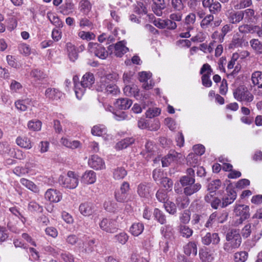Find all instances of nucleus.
Returning a JSON list of instances; mask_svg holds the SVG:
<instances>
[{
    "instance_id": "obj_9",
    "label": "nucleus",
    "mask_w": 262,
    "mask_h": 262,
    "mask_svg": "<svg viewBox=\"0 0 262 262\" xmlns=\"http://www.w3.org/2000/svg\"><path fill=\"white\" fill-rule=\"evenodd\" d=\"M99 227L103 231L110 233H114L118 229L116 221L107 218H104L100 222Z\"/></svg>"
},
{
    "instance_id": "obj_56",
    "label": "nucleus",
    "mask_w": 262,
    "mask_h": 262,
    "mask_svg": "<svg viewBox=\"0 0 262 262\" xmlns=\"http://www.w3.org/2000/svg\"><path fill=\"white\" fill-rule=\"evenodd\" d=\"M248 254L246 251H241L235 253L234 259L235 262H245L248 258Z\"/></svg>"
},
{
    "instance_id": "obj_44",
    "label": "nucleus",
    "mask_w": 262,
    "mask_h": 262,
    "mask_svg": "<svg viewBox=\"0 0 262 262\" xmlns=\"http://www.w3.org/2000/svg\"><path fill=\"white\" fill-rule=\"evenodd\" d=\"M47 17L50 20V22L57 27L61 28L63 26V23L57 15L52 12H48L47 13Z\"/></svg>"
},
{
    "instance_id": "obj_32",
    "label": "nucleus",
    "mask_w": 262,
    "mask_h": 262,
    "mask_svg": "<svg viewBox=\"0 0 262 262\" xmlns=\"http://www.w3.org/2000/svg\"><path fill=\"white\" fill-rule=\"evenodd\" d=\"M229 21L232 24H236L243 19V14L240 11H232L228 16Z\"/></svg>"
},
{
    "instance_id": "obj_54",
    "label": "nucleus",
    "mask_w": 262,
    "mask_h": 262,
    "mask_svg": "<svg viewBox=\"0 0 262 262\" xmlns=\"http://www.w3.org/2000/svg\"><path fill=\"white\" fill-rule=\"evenodd\" d=\"M104 208L108 212H114L117 209V204L114 201L108 200L105 201Z\"/></svg>"
},
{
    "instance_id": "obj_38",
    "label": "nucleus",
    "mask_w": 262,
    "mask_h": 262,
    "mask_svg": "<svg viewBox=\"0 0 262 262\" xmlns=\"http://www.w3.org/2000/svg\"><path fill=\"white\" fill-rule=\"evenodd\" d=\"M79 10L84 15H88L92 9V4L88 0H81L79 4Z\"/></svg>"
},
{
    "instance_id": "obj_23",
    "label": "nucleus",
    "mask_w": 262,
    "mask_h": 262,
    "mask_svg": "<svg viewBox=\"0 0 262 262\" xmlns=\"http://www.w3.org/2000/svg\"><path fill=\"white\" fill-rule=\"evenodd\" d=\"M96 181V174L93 170L86 171L82 176L81 182L86 184H92Z\"/></svg>"
},
{
    "instance_id": "obj_10",
    "label": "nucleus",
    "mask_w": 262,
    "mask_h": 262,
    "mask_svg": "<svg viewBox=\"0 0 262 262\" xmlns=\"http://www.w3.org/2000/svg\"><path fill=\"white\" fill-rule=\"evenodd\" d=\"M212 71L210 66L208 63L204 64L200 71V74H202V81L204 86L209 88L212 85V81L210 78Z\"/></svg>"
},
{
    "instance_id": "obj_12",
    "label": "nucleus",
    "mask_w": 262,
    "mask_h": 262,
    "mask_svg": "<svg viewBox=\"0 0 262 262\" xmlns=\"http://www.w3.org/2000/svg\"><path fill=\"white\" fill-rule=\"evenodd\" d=\"M139 79L140 81L143 82L142 88L145 90L151 89L154 85V83L151 81L148 80L151 77V73L147 72H141L139 73Z\"/></svg>"
},
{
    "instance_id": "obj_13",
    "label": "nucleus",
    "mask_w": 262,
    "mask_h": 262,
    "mask_svg": "<svg viewBox=\"0 0 262 262\" xmlns=\"http://www.w3.org/2000/svg\"><path fill=\"white\" fill-rule=\"evenodd\" d=\"M89 165L96 170H101L105 168V165L104 161L97 155H93L88 161Z\"/></svg>"
},
{
    "instance_id": "obj_50",
    "label": "nucleus",
    "mask_w": 262,
    "mask_h": 262,
    "mask_svg": "<svg viewBox=\"0 0 262 262\" xmlns=\"http://www.w3.org/2000/svg\"><path fill=\"white\" fill-rule=\"evenodd\" d=\"M138 96L139 98H137V100H140L144 105V107L148 105L149 103L151 102L148 100L150 97L149 93L145 91H139Z\"/></svg>"
},
{
    "instance_id": "obj_7",
    "label": "nucleus",
    "mask_w": 262,
    "mask_h": 262,
    "mask_svg": "<svg viewBox=\"0 0 262 262\" xmlns=\"http://www.w3.org/2000/svg\"><path fill=\"white\" fill-rule=\"evenodd\" d=\"M130 190V185L127 182H123L119 190L115 194V199L119 202H125L128 201V192Z\"/></svg>"
},
{
    "instance_id": "obj_63",
    "label": "nucleus",
    "mask_w": 262,
    "mask_h": 262,
    "mask_svg": "<svg viewBox=\"0 0 262 262\" xmlns=\"http://www.w3.org/2000/svg\"><path fill=\"white\" fill-rule=\"evenodd\" d=\"M145 151L147 154L146 158L150 157L154 154L156 147L151 141H147L145 145Z\"/></svg>"
},
{
    "instance_id": "obj_20",
    "label": "nucleus",
    "mask_w": 262,
    "mask_h": 262,
    "mask_svg": "<svg viewBox=\"0 0 262 262\" xmlns=\"http://www.w3.org/2000/svg\"><path fill=\"white\" fill-rule=\"evenodd\" d=\"M150 184L146 182L140 183L137 187V193L141 198H147L150 194Z\"/></svg>"
},
{
    "instance_id": "obj_52",
    "label": "nucleus",
    "mask_w": 262,
    "mask_h": 262,
    "mask_svg": "<svg viewBox=\"0 0 262 262\" xmlns=\"http://www.w3.org/2000/svg\"><path fill=\"white\" fill-rule=\"evenodd\" d=\"M176 202L179 207L184 209L188 207L190 201L187 196L183 195L178 197L176 200Z\"/></svg>"
},
{
    "instance_id": "obj_57",
    "label": "nucleus",
    "mask_w": 262,
    "mask_h": 262,
    "mask_svg": "<svg viewBox=\"0 0 262 262\" xmlns=\"http://www.w3.org/2000/svg\"><path fill=\"white\" fill-rule=\"evenodd\" d=\"M180 182L182 186L186 187L189 185L193 184L195 182V179L192 177L184 176L180 178Z\"/></svg>"
},
{
    "instance_id": "obj_43",
    "label": "nucleus",
    "mask_w": 262,
    "mask_h": 262,
    "mask_svg": "<svg viewBox=\"0 0 262 262\" xmlns=\"http://www.w3.org/2000/svg\"><path fill=\"white\" fill-rule=\"evenodd\" d=\"M232 4L235 9H241L250 6L252 4L251 0H232Z\"/></svg>"
},
{
    "instance_id": "obj_30",
    "label": "nucleus",
    "mask_w": 262,
    "mask_h": 262,
    "mask_svg": "<svg viewBox=\"0 0 262 262\" xmlns=\"http://www.w3.org/2000/svg\"><path fill=\"white\" fill-rule=\"evenodd\" d=\"M127 174V171L122 167H117L114 168L113 171V177L116 180L123 179Z\"/></svg>"
},
{
    "instance_id": "obj_6",
    "label": "nucleus",
    "mask_w": 262,
    "mask_h": 262,
    "mask_svg": "<svg viewBox=\"0 0 262 262\" xmlns=\"http://www.w3.org/2000/svg\"><path fill=\"white\" fill-rule=\"evenodd\" d=\"M234 212L236 216H240L235 222L234 225L235 226L242 224L244 220L247 219L250 216L249 207L247 205H236L234 208Z\"/></svg>"
},
{
    "instance_id": "obj_60",
    "label": "nucleus",
    "mask_w": 262,
    "mask_h": 262,
    "mask_svg": "<svg viewBox=\"0 0 262 262\" xmlns=\"http://www.w3.org/2000/svg\"><path fill=\"white\" fill-rule=\"evenodd\" d=\"M243 14V19L245 22L250 21L254 14V11L253 9H247L244 11H241Z\"/></svg>"
},
{
    "instance_id": "obj_34",
    "label": "nucleus",
    "mask_w": 262,
    "mask_h": 262,
    "mask_svg": "<svg viewBox=\"0 0 262 262\" xmlns=\"http://www.w3.org/2000/svg\"><path fill=\"white\" fill-rule=\"evenodd\" d=\"M184 252L185 254L195 256L197 254V246L195 242H189L184 247Z\"/></svg>"
},
{
    "instance_id": "obj_41",
    "label": "nucleus",
    "mask_w": 262,
    "mask_h": 262,
    "mask_svg": "<svg viewBox=\"0 0 262 262\" xmlns=\"http://www.w3.org/2000/svg\"><path fill=\"white\" fill-rule=\"evenodd\" d=\"M20 182L24 186L34 192L38 193L39 192L38 187L32 181L25 178H21L20 180Z\"/></svg>"
},
{
    "instance_id": "obj_26",
    "label": "nucleus",
    "mask_w": 262,
    "mask_h": 262,
    "mask_svg": "<svg viewBox=\"0 0 262 262\" xmlns=\"http://www.w3.org/2000/svg\"><path fill=\"white\" fill-rule=\"evenodd\" d=\"M166 7L164 0H157L154 2L152 5V9L154 12L157 16H161L163 13V10Z\"/></svg>"
},
{
    "instance_id": "obj_1",
    "label": "nucleus",
    "mask_w": 262,
    "mask_h": 262,
    "mask_svg": "<svg viewBox=\"0 0 262 262\" xmlns=\"http://www.w3.org/2000/svg\"><path fill=\"white\" fill-rule=\"evenodd\" d=\"M78 77L74 76L73 80L74 83V91L77 98L81 99L87 88L90 89L95 82L94 75L90 73H86L82 77L80 82H78Z\"/></svg>"
},
{
    "instance_id": "obj_40",
    "label": "nucleus",
    "mask_w": 262,
    "mask_h": 262,
    "mask_svg": "<svg viewBox=\"0 0 262 262\" xmlns=\"http://www.w3.org/2000/svg\"><path fill=\"white\" fill-rule=\"evenodd\" d=\"M179 154L174 151L172 153L168 154L166 156L163 157L162 159V164L163 167H167L170 165V164L174 160H176Z\"/></svg>"
},
{
    "instance_id": "obj_36",
    "label": "nucleus",
    "mask_w": 262,
    "mask_h": 262,
    "mask_svg": "<svg viewBox=\"0 0 262 262\" xmlns=\"http://www.w3.org/2000/svg\"><path fill=\"white\" fill-rule=\"evenodd\" d=\"M201 188L199 183L193 184L186 186L184 189V193L186 196H190L198 192Z\"/></svg>"
},
{
    "instance_id": "obj_46",
    "label": "nucleus",
    "mask_w": 262,
    "mask_h": 262,
    "mask_svg": "<svg viewBox=\"0 0 262 262\" xmlns=\"http://www.w3.org/2000/svg\"><path fill=\"white\" fill-rule=\"evenodd\" d=\"M28 128L32 131H39L41 128L42 123L40 121L36 119L30 120L28 123Z\"/></svg>"
},
{
    "instance_id": "obj_28",
    "label": "nucleus",
    "mask_w": 262,
    "mask_h": 262,
    "mask_svg": "<svg viewBox=\"0 0 262 262\" xmlns=\"http://www.w3.org/2000/svg\"><path fill=\"white\" fill-rule=\"evenodd\" d=\"M74 9V4L67 1L60 7V12L63 15H68L73 12Z\"/></svg>"
},
{
    "instance_id": "obj_35",
    "label": "nucleus",
    "mask_w": 262,
    "mask_h": 262,
    "mask_svg": "<svg viewBox=\"0 0 262 262\" xmlns=\"http://www.w3.org/2000/svg\"><path fill=\"white\" fill-rule=\"evenodd\" d=\"M144 230V225L141 223H135L130 227L129 231L130 233L135 236H138L141 234Z\"/></svg>"
},
{
    "instance_id": "obj_62",
    "label": "nucleus",
    "mask_w": 262,
    "mask_h": 262,
    "mask_svg": "<svg viewBox=\"0 0 262 262\" xmlns=\"http://www.w3.org/2000/svg\"><path fill=\"white\" fill-rule=\"evenodd\" d=\"M221 183V181L219 179L212 181L208 185V190L210 192H213L220 188Z\"/></svg>"
},
{
    "instance_id": "obj_48",
    "label": "nucleus",
    "mask_w": 262,
    "mask_h": 262,
    "mask_svg": "<svg viewBox=\"0 0 262 262\" xmlns=\"http://www.w3.org/2000/svg\"><path fill=\"white\" fill-rule=\"evenodd\" d=\"M46 75L41 70L38 69L32 70L30 73V77L34 80H42L46 78Z\"/></svg>"
},
{
    "instance_id": "obj_37",
    "label": "nucleus",
    "mask_w": 262,
    "mask_h": 262,
    "mask_svg": "<svg viewBox=\"0 0 262 262\" xmlns=\"http://www.w3.org/2000/svg\"><path fill=\"white\" fill-rule=\"evenodd\" d=\"M60 142L63 145L71 149L77 148L81 145L79 141L76 140L72 141L66 138H62Z\"/></svg>"
},
{
    "instance_id": "obj_51",
    "label": "nucleus",
    "mask_w": 262,
    "mask_h": 262,
    "mask_svg": "<svg viewBox=\"0 0 262 262\" xmlns=\"http://www.w3.org/2000/svg\"><path fill=\"white\" fill-rule=\"evenodd\" d=\"M252 48L257 54H262V43L257 39H252L250 41Z\"/></svg>"
},
{
    "instance_id": "obj_24",
    "label": "nucleus",
    "mask_w": 262,
    "mask_h": 262,
    "mask_svg": "<svg viewBox=\"0 0 262 262\" xmlns=\"http://www.w3.org/2000/svg\"><path fill=\"white\" fill-rule=\"evenodd\" d=\"M45 95L47 98L54 100L59 99L62 94L58 89L49 88L46 90Z\"/></svg>"
},
{
    "instance_id": "obj_53",
    "label": "nucleus",
    "mask_w": 262,
    "mask_h": 262,
    "mask_svg": "<svg viewBox=\"0 0 262 262\" xmlns=\"http://www.w3.org/2000/svg\"><path fill=\"white\" fill-rule=\"evenodd\" d=\"M154 215L155 219L161 224H164L166 223V220L165 215L159 209H155L154 212Z\"/></svg>"
},
{
    "instance_id": "obj_25",
    "label": "nucleus",
    "mask_w": 262,
    "mask_h": 262,
    "mask_svg": "<svg viewBox=\"0 0 262 262\" xmlns=\"http://www.w3.org/2000/svg\"><path fill=\"white\" fill-rule=\"evenodd\" d=\"M133 103L132 101L128 98L118 99L114 103L115 106L120 110H126L129 108Z\"/></svg>"
},
{
    "instance_id": "obj_61",
    "label": "nucleus",
    "mask_w": 262,
    "mask_h": 262,
    "mask_svg": "<svg viewBox=\"0 0 262 262\" xmlns=\"http://www.w3.org/2000/svg\"><path fill=\"white\" fill-rule=\"evenodd\" d=\"M161 113V110L158 107H150L146 112V116L147 118H152L159 116Z\"/></svg>"
},
{
    "instance_id": "obj_4",
    "label": "nucleus",
    "mask_w": 262,
    "mask_h": 262,
    "mask_svg": "<svg viewBox=\"0 0 262 262\" xmlns=\"http://www.w3.org/2000/svg\"><path fill=\"white\" fill-rule=\"evenodd\" d=\"M58 181L59 184L65 188H75L78 184V175L74 171H69L66 176H60Z\"/></svg>"
},
{
    "instance_id": "obj_27",
    "label": "nucleus",
    "mask_w": 262,
    "mask_h": 262,
    "mask_svg": "<svg viewBox=\"0 0 262 262\" xmlns=\"http://www.w3.org/2000/svg\"><path fill=\"white\" fill-rule=\"evenodd\" d=\"M123 91L127 96H134L136 99L139 98L138 94L140 90L136 85H126Z\"/></svg>"
},
{
    "instance_id": "obj_8",
    "label": "nucleus",
    "mask_w": 262,
    "mask_h": 262,
    "mask_svg": "<svg viewBox=\"0 0 262 262\" xmlns=\"http://www.w3.org/2000/svg\"><path fill=\"white\" fill-rule=\"evenodd\" d=\"M88 50L100 59H105L108 56V53L105 49L101 45L97 43L90 42L88 45Z\"/></svg>"
},
{
    "instance_id": "obj_11",
    "label": "nucleus",
    "mask_w": 262,
    "mask_h": 262,
    "mask_svg": "<svg viewBox=\"0 0 262 262\" xmlns=\"http://www.w3.org/2000/svg\"><path fill=\"white\" fill-rule=\"evenodd\" d=\"M220 237L219 234L217 233L207 232L202 237V243L207 246L210 244L216 246L220 243Z\"/></svg>"
},
{
    "instance_id": "obj_16",
    "label": "nucleus",
    "mask_w": 262,
    "mask_h": 262,
    "mask_svg": "<svg viewBox=\"0 0 262 262\" xmlns=\"http://www.w3.org/2000/svg\"><path fill=\"white\" fill-rule=\"evenodd\" d=\"M202 4L204 7L208 8L210 12L213 13L220 11L221 9L220 3L213 0H203Z\"/></svg>"
},
{
    "instance_id": "obj_2",
    "label": "nucleus",
    "mask_w": 262,
    "mask_h": 262,
    "mask_svg": "<svg viewBox=\"0 0 262 262\" xmlns=\"http://www.w3.org/2000/svg\"><path fill=\"white\" fill-rule=\"evenodd\" d=\"M227 242L224 244L223 249L227 252H231L239 247L242 238L238 230L231 229L226 236Z\"/></svg>"
},
{
    "instance_id": "obj_39",
    "label": "nucleus",
    "mask_w": 262,
    "mask_h": 262,
    "mask_svg": "<svg viewBox=\"0 0 262 262\" xmlns=\"http://www.w3.org/2000/svg\"><path fill=\"white\" fill-rule=\"evenodd\" d=\"M66 46L70 60L75 61L78 58V53L75 47L70 42L67 43Z\"/></svg>"
},
{
    "instance_id": "obj_15",
    "label": "nucleus",
    "mask_w": 262,
    "mask_h": 262,
    "mask_svg": "<svg viewBox=\"0 0 262 262\" xmlns=\"http://www.w3.org/2000/svg\"><path fill=\"white\" fill-rule=\"evenodd\" d=\"M45 198L51 202L57 203L62 198L60 191L54 189H49L45 193Z\"/></svg>"
},
{
    "instance_id": "obj_3",
    "label": "nucleus",
    "mask_w": 262,
    "mask_h": 262,
    "mask_svg": "<svg viewBox=\"0 0 262 262\" xmlns=\"http://www.w3.org/2000/svg\"><path fill=\"white\" fill-rule=\"evenodd\" d=\"M234 98L243 104L249 105L254 98L253 94L244 86L236 88L233 92Z\"/></svg>"
},
{
    "instance_id": "obj_31",
    "label": "nucleus",
    "mask_w": 262,
    "mask_h": 262,
    "mask_svg": "<svg viewBox=\"0 0 262 262\" xmlns=\"http://www.w3.org/2000/svg\"><path fill=\"white\" fill-rule=\"evenodd\" d=\"M187 164L195 168L200 163L201 158L193 153H190L186 158Z\"/></svg>"
},
{
    "instance_id": "obj_59",
    "label": "nucleus",
    "mask_w": 262,
    "mask_h": 262,
    "mask_svg": "<svg viewBox=\"0 0 262 262\" xmlns=\"http://www.w3.org/2000/svg\"><path fill=\"white\" fill-rule=\"evenodd\" d=\"M164 206L166 211L171 214H174L177 211L175 204L171 201H167L164 203Z\"/></svg>"
},
{
    "instance_id": "obj_14",
    "label": "nucleus",
    "mask_w": 262,
    "mask_h": 262,
    "mask_svg": "<svg viewBox=\"0 0 262 262\" xmlns=\"http://www.w3.org/2000/svg\"><path fill=\"white\" fill-rule=\"evenodd\" d=\"M126 41L122 40L118 42L115 45L113 46L110 45L109 46V49H111L112 48H114V54L117 57H122L125 53L128 51V48L126 47Z\"/></svg>"
},
{
    "instance_id": "obj_21",
    "label": "nucleus",
    "mask_w": 262,
    "mask_h": 262,
    "mask_svg": "<svg viewBox=\"0 0 262 262\" xmlns=\"http://www.w3.org/2000/svg\"><path fill=\"white\" fill-rule=\"evenodd\" d=\"M199 256L203 262H211L214 258V252L206 248L200 250Z\"/></svg>"
},
{
    "instance_id": "obj_22",
    "label": "nucleus",
    "mask_w": 262,
    "mask_h": 262,
    "mask_svg": "<svg viewBox=\"0 0 262 262\" xmlns=\"http://www.w3.org/2000/svg\"><path fill=\"white\" fill-rule=\"evenodd\" d=\"M79 210L83 216H89L94 212V206L91 203L84 202L80 205Z\"/></svg>"
},
{
    "instance_id": "obj_19",
    "label": "nucleus",
    "mask_w": 262,
    "mask_h": 262,
    "mask_svg": "<svg viewBox=\"0 0 262 262\" xmlns=\"http://www.w3.org/2000/svg\"><path fill=\"white\" fill-rule=\"evenodd\" d=\"M227 196L223 198V202L222 203V207L224 208L226 207L229 204L232 203L236 198V193L232 189L227 188Z\"/></svg>"
},
{
    "instance_id": "obj_47",
    "label": "nucleus",
    "mask_w": 262,
    "mask_h": 262,
    "mask_svg": "<svg viewBox=\"0 0 262 262\" xmlns=\"http://www.w3.org/2000/svg\"><path fill=\"white\" fill-rule=\"evenodd\" d=\"M160 231L162 235L165 238H170L174 233L172 226L169 224L162 227Z\"/></svg>"
},
{
    "instance_id": "obj_18",
    "label": "nucleus",
    "mask_w": 262,
    "mask_h": 262,
    "mask_svg": "<svg viewBox=\"0 0 262 262\" xmlns=\"http://www.w3.org/2000/svg\"><path fill=\"white\" fill-rule=\"evenodd\" d=\"M107 128L103 124H98L94 125L91 129V133L93 135L96 136H103L106 135V138L109 139L111 138L110 135H107Z\"/></svg>"
},
{
    "instance_id": "obj_5",
    "label": "nucleus",
    "mask_w": 262,
    "mask_h": 262,
    "mask_svg": "<svg viewBox=\"0 0 262 262\" xmlns=\"http://www.w3.org/2000/svg\"><path fill=\"white\" fill-rule=\"evenodd\" d=\"M196 20L195 14L193 13L188 14L184 19V27L186 32L180 33L181 38H189L191 34L190 31L194 29V25Z\"/></svg>"
},
{
    "instance_id": "obj_42",
    "label": "nucleus",
    "mask_w": 262,
    "mask_h": 262,
    "mask_svg": "<svg viewBox=\"0 0 262 262\" xmlns=\"http://www.w3.org/2000/svg\"><path fill=\"white\" fill-rule=\"evenodd\" d=\"M135 139L133 138H126L118 142L116 145V148L118 150L127 148L134 143Z\"/></svg>"
},
{
    "instance_id": "obj_64",
    "label": "nucleus",
    "mask_w": 262,
    "mask_h": 262,
    "mask_svg": "<svg viewBox=\"0 0 262 262\" xmlns=\"http://www.w3.org/2000/svg\"><path fill=\"white\" fill-rule=\"evenodd\" d=\"M115 240L122 245L125 244L128 240V237L125 232H121L114 236Z\"/></svg>"
},
{
    "instance_id": "obj_45",
    "label": "nucleus",
    "mask_w": 262,
    "mask_h": 262,
    "mask_svg": "<svg viewBox=\"0 0 262 262\" xmlns=\"http://www.w3.org/2000/svg\"><path fill=\"white\" fill-rule=\"evenodd\" d=\"M179 231L182 236L185 238L190 237L193 234V230L188 226L180 225L179 226Z\"/></svg>"
},
{
    "instance_id": "obj_17",
    "label": "nucleus",
    "mask_w": 262,
    "mask_h": 262,
    "mask_svg": "<svg viewBox=\"0 0 262 262\" xmlns=\"http://www.w3.org/2000/svg\"><path fill=\"white\" fill-rule=\"evenodd\" d=\"M111 78H112V76L111 75H107L105 76L101 77L100 81L97 84V91L105 93L110 84V79Z\"/></svg>"
},
{
    "instance_id": "obj_49",
    "label": "nucleus",
    "mask_w": 262,
    "mask_h": 262,
    "mask_svg": "<svg viewBox=\"0 0 262 262\" xmlns=\"http://www.w3.org/2000/svg\"><path fill=\"white\" fill-rule=\"evenodd\" d=\"M31 103V100L29 99L25 100H19L15 102V104L17 109L25 111L28 107V105Z\"/></svg>"
},
{
    "instance_id": "obj_29",
    "label": "nucleus",
    "mask_w": 262,
    "mask_h": 262,
    "mask_svg": "<svg viewBox=\"0 0 262 262\" xmlns=\"http://www.w3.org/2000/svg\"><path fill=\"white\" fill-rule=\"evenodd\" d=\"M252 82L259 89H262V72L255 71L251 75Z\"/></svg>"
},
{
    "instance_id": "obj_58",
    "label": "nucleus",
    "mask_w": 262,
    "mask_h": 262,
    "mask_svg": "<svg viewBox=\"0 0 262 262\" xmlns=\"http://www.w3.org/2000/svg\"><path fill=\"white\" fill-rule=\"evenodd\" d=\"M185 0H171L172 8L177 11H181L184 8Z\"/></svg>"
},
{
    "instance_id": "obj_55",
    "label": "nucleus",
    "mask_w": 262,
    "mask_h": 262,
    "mask_svg": "<svg viewBox=\"0 0 262 262\" xmlns=\"http://www.w3.org/2000/svg\"><path fill=\"white\" fill-rule=\"evenodd\" d=\"M30 171L28 167L23 166H16L13 170V173L18 177H22L29 173Z\"/></svg>"
},
{
    "instance_id": "obj_33",
    "label": "nucleus",
    "mask_w": 262,
    "mask_h": 262,
    "mask_svg": "<svg viewBox=\"0 0 262 262\" xmlns=\"http://www.w3.org/2000/svg\"><path fill=\"white\" fill-rule=\"evenodd\" d=\"M17 144L20 147L26 149H31L32 145L29 138L26 137H18L16 140Z\"/></svg>"
}]
</instances>
